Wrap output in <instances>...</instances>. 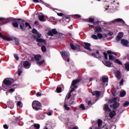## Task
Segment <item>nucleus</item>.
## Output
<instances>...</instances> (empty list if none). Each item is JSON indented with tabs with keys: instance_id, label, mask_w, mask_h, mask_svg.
Returning <instances> with one entry per match:
<instances>
[{
	"instance_id": "nucleus-63",
	"label": "nucleus",
	"mask_w": 129,
	"mask_h": 129,
	"mask_svg": "<svg viewBox=\"0 0 129 129\" xmlns=\"http://www.w3.org/2000/svg\"><path fill=\"white\" fill-rule=\"evenodd\" d=\"M15 119L17 122H18V121H20V118L19 117H16Z\"/></svg>"
},
{
	"instance_id": "nucleus-62",
	"label": "nucleus",
	"mask_w": 129,
	"mask_h": 129,
	"mask_svg": "<svg viewBox=\"0 0 129 129\" xmlns=\"http://www.w3.org/2000/svg\"><path fill=\"white\" fill-rule=\"evenodd\" d=\"M46 114H47V115L51 116L52 115V112H46Z\"/></svg>"
},
{
	"instance_id": "nucleus-27",
	"label": "nucleus",
	"mask_w": 129,
	"mask_h": 129,
	"mask_svg": "<svg viewBox=\"0 0 129 129\" xmlns=\"http://www.w3.org/2000/svg\"><path fill=\"white\" fill-rule=\"evenodd\" d=\"M41 51L43 53L47 52V47H46L45 45H42L41 46Z\"/></svg>"
},
{
	"instance_id": "nucleus-12",
	"label": "nucleus",
	"mask_w": 129,
	"mask_h": 129,
	"mask_svg": "<svg viewBox=\"0 0 129 129\" xmlns=\"http://www.w3.org/2000/svg\"><path fill=\"white\" fill-rule=\"evenodd\" d=\"M95 33H102V28L99 26H96L94 28Z\"/></svg>"
},
{
	"instance_id": "nucleus-53",
	"label": "nucleus",
	"mask_w": 129,
	"mask_h": 129,
	"mask_svg": "<svg viewBox=\"0 0 129 129\" xmlns=\"http://www.w3.org/2000/svg\"><path fill=\"white\" fill-rule=\"evenodd\" d=\"M120 40H121V37L117 35V36L116 37V41H120Z\"/></svg>"
},
{
	"instance_id": "nucleus-29",
	"label": "nucleus",
	"mask_w": 129,
	"mask_h": 129,
	"mask_svg": "<svg viewBox=\"0 0 129 129\" xmlns=\"http://www.w3.org/2000/svg\"><path fill=\"white\" fill-rule=\"evenodd\" d=\"M44 63H45V59L42 60L40 61H37L36 62V64H37V65H38L39 66H41V65L44 64Z\"/></svg>"
},
{
	"instance_id": "nucleus-5",
	"label": "nucleus",
	"mask_w": 129,
	"mask_h": 129,
	"mask_svg": "<svg viewBox=\"0 0 129 129\" xmlns=\"http://www.w3.org/2000/svg\"><path fill=\"white\" fill-rule=\"evenodd\" d=\"M19 24H20V28L21 31H25L27 27H29V29H32V26L28 22H25V24L24 23H19Z\"/></svg>"
},
{
	"instance_id": "nucleus-50",
	"label": "nucleus",
	"mask_w": 129,
	"mask_h": 129,
	"mask_svg": "<svg viewBox=\"0 0 129 129\" xmlns=\"http://www.w3.org/2000/svg\"><path fill=\"white\" fill-rule=\"evenodd\" d=\"M12 38H13V41L14 40L16 43H19V39H18L17 37H14V38L12 37Z\"/></svg>"
},
{
	"instance_id": "nucleus-14",
	"label": "nucleus",
	"mask_w": 129,
	"mask_h": 129,
	"mask_svg": "<svg viewBox=\"0 0 129 129\" xmlns=\"http://www.w3.org/2000/svg\"><path fill=\"white\" fill-rule=\"evenodd\" d=\"M84 45H85L84 46V48L85 49H86V50H89V51H91V48H90L91 44H90V43L84 42Z\"/></svg>"
},
{
	"instance_id": "nucleus-30",
	"label": "nucleus",
	"mask_w": 129,
	"mask_h": 129,
	"mask_svg": "<svg viewBox=\"0 0 129 129\" xmlns=\"http://www.w3.org/2000/svg\"><path fill=\"white\" fill-rule=\"evenodd\" d=\"M102 81L105 83L106 82H107L108 81V77H103L102 78Z\"/></svg>"
},
{
	"instance_id": "nucleus-1",
	"label": "nucleus",
	"mask_w": 129,
	"mask_h": 129,
	"mask_svg": "<svg viewBox=\"0 0 129 129\" xmlns=\"http://www.w3.org/2000/svg\"><path fill=\"white\" fill-rule=\"evenodd\" d=\"M21 22V23H24L25 20L19 18V19H16L12 17L5 19L3 21H2V23H0V25H5V24H8L10 23V22Z\"/></svg>"
},
{
	"instance_id": "nucleus-18",
	"label": "nucleus",
	"mask_w": 129,
	"mask_h": 129,
	"mask_svg": "<svg viewBox=\"0 0 129 129\" xmlns=\"http://www.w3.org/2000/svg\"><path fill=\"white\" fill-rule=\"evenodd\" d=\"M94 21L95 19L92 18H89V19H86V22H87V23H91V24H94V25H95V22Z\"/></svg>"
},
{
	"instance_id": "nucleus-20",
	"label": "nucleus",
	"mask_w": 129,
	"mask_h": 129,
	"mask_svg": "<svg viewBox=\"0 0 129 129\" xmlns=\"http://www.w3.org/2000/svg\"><path fill=\"white\" fill-rule=\"evenodd\" d=\"M79 82H80V80L79 79L74 80L72 82V86H75L76 84H77V83H79Z\"/></svg>"
},
{
	"instance_id": "nucleus-3",
	"label": "nucleus",
	"mask_w": 129,
	"mask_h": 129,
	"mask_svg": "<svg viewBox=\"0 0 129 129\" xmlns=\"http://www.w3.org/2000/svg\"><path fill=\"white\" fill-rule=\"evenodd\" d=\"M32 108L36 110V111H38V110H40L42 109V104L38 101H34L32 103Z\"/></svg>"
},
{
	"instance_id": "nucleus-28",
	"label": "nucleus",
	"mask_w": 129,
	"mask_h": 129,
	"mask_svg": "<svg viewBox=\"0 0 129 129\" xmlns=\"http://www.w3.org/2000/svg\"><path fill=\"white\" fill-rule=\"evenodd\" d=\"M107 54L110 55V54H113V55H115V56H117V53L115 52H112L111 50H108L107 51Z\"/></svg>"
},
{
	"instance_id": "nucleus-24",
	"label": "nucleus",
	"mask_w": 129,
	"mask_h": 129,
	"mask_svg": "<svg viewBox=\"0 0 129 129\" xmlns=\"http://www.w3.org/2000/svg\"><path fill=\"white\" fill-rule=\"evenodd\" d=\"M109 101L110 103H113V102L114 103H115V102H117L116 101H117V98L116 97L113 98L112 99H110Z\"/></svg>"
},
{
	"instance_id": "nucleus-44",
	"label": "nucleus",
	"mask_w": 129,
	"mask_h": 129,
	"mask_svg": "<svg viewBox=\"0 0 129 129\" xmlns=\"http://www.w3.org/2000/svg\"><path fill=\"white\" fill-rule=\"evenodd\" d=\"M17 105L20 107H23V105H22V102L21 101L18 102Z\"/></svg>"
},
{
	"instance_id": "nucleus-22",
	"label": "nucleus",
	"mask_w": 129,
	"mask_h": 129,
	"mask_svg": "<svg viewBox=\"0 0 129 129\" xmlns=\"http://www.w3.org/2000/svg\"><path fill=\"white\" fill-rule=\"evenodd\" d=\"M23 65L24 67L26 68L28 67V68H29L30 66V63H29V61H23Z\"/></svg>"
},
{
	"instance_id": "nucleus-59",
	"label": "nucleus",
	"mask_w": 129,
	"mask_h": 129,
	"mask_svg": "<svg viewBox=\"0 0 129 129\" xmlns=\"http://www.w3.org/2000/svg\"><path fill=\"white\" fill-rule=\"evenodd\" d=\"M14 91H15V89L11 88L9 89V92H14Z\"/></svg>"
},
{
	"instance_id": "nucleus-34",
	"label": "nucleus",
	"mask_w": 129,
	"mask_h": 129,
	"mask_svg": "<svg viewBox=\"0 0 129 129\" xmlns=\"http://www.w3.org/2000/svg\"><path fill=\"white\" fill-rule=\"evenodd\" d=\"M56 92L57 93H61L62 92V88L61 87H57L56 88Z\"/></svg>"
},
{
	"instance_id": "nucleus-19",
	"label": "nucleus",
	"mask_w": 129,
	"mask_h": 129,
	"mask_svg": "<svg viewBox=\"0 0 129 129\" xmlns=\"http://www.w3.org/2000/svg\"><path fill=\"white\" fill-rule=\"evenodd\" d=\"M103 108H104V109L106 110V111H109V112H110V111H111V109L109 108V106H108V104H105L104 105Z\"/></svg>"
},
{
	"instance_id": "nucleus-25",
	"label": "nucleus",
	"mask_w": 129,
	"mask_h": 129,
	"mask_svg": "<svg viewBox=\"0 0 129 129\" xmlns=\"http://www.w3.org/2000/svg\"><path fill=\"white\" fill-rule=\"evenodd\" d=\"M71 90L70 92L72 93L73 91H75L76 89H77V87L76 86H72V85L71 86Z\"/></svg>"
},
{
	"instance_id": "nucleus-57",
	"label": "nucleus",
	"mask_w": 129,
	"mask_h": 129,
	"mask_svg": "<svg viewBox=\"0 0 129 129\" xmlns=\"http://www.w3.org/2000/svg\"><path fill=\"white\" fill-rule=\"evenodd\" d=\"M35 57H31L30 61H31V62H34V61H35Z\"/></svg>"
},
{
	"instance_id": "nucleus-40",
	"label": "nucleus",
	"mask_w": 129,
	"mask_h": 129,
	"mask_svg": "<svg viewBox=\"0 0 129 129\" xmlns=\"http://www.w3.org/2000/svg\"><path fill=\"white\" fill-rule=\"evenodd\" d=\"M34 127L35 129H39L40 128V125H39V124L35 123L34 124Z\"/></svg>"
},
{
	"instance_id": "nucleus-45",
	"label": "nucleus",
	"mask_w": 129,
	"mask_h": 129,
	"mask_svg": "<svg viewBox=\"0 0 129 129\" xmlns=\"http://www.w3.org/2000/svg\"><path fill=\"white\" fill-rule=\"evenodd\" d=\"M14 58H15L16 60H17V61H19V55H18L17 54H14Z\"/></svg>"
},
{
	"instance_id": "nucleus-15",
	"label": "nucleus",
	"mask_w": 129,
	"mask_h": 129,
	"mask_svg": "<svg viewBox=\"0 0 129 129\" xmlns=\"http://www.w3.org/2000/svg\"><path fill=\"white\" fill-rule=\"evenodd\" d=\"M34 57L36 62H39V61H40L42 58V55H41V54H34Z\"/></svg>"
},
{
	"instance_id": "nucleus-21",
	"label": "nucleus",
	"mask_w": 129,
	"mask_h": 129,
	"mask_svg": "<svg viewBox=\"0 0 129 129\" xmlns=\"http://www.w3.org/2000/svg\"><path fill=\"white\" fill-rule=\"evenodd\" d=\"M116 77L117 79H120V77H121V72L119 71H117L116 73Z\"/></svg>"
},
{
	"instance_id": "nucleus-54",
	"label": "nucleus",
	"mask_w": 129,
	"mask_h": 129,
	"mask_svg": "<svg viewBox=\"0 0 129 129\" xmlns=\"http://www.w3.org/2000/svg\"><path fill=\"white\" fill-rule=\"evenodd\" d=\"M57 16L59 17H63L64 16V14L62 13H57Z\"/></svg>"
},
{
	"instance_id": "nucleus-26",
	"label": "nucleus",
	"mask_w": 129,
	"mask_h": 129,
	"mask_svg": "<svg viewBox=\"0 0 129 129\" xmlns=\"http://www.w3.org/2000/svg\"><path fill=\"white\" fill-rule=\"evenodd\" d=\"M126 95V92H125V91H123L120 92V97H124V96H125Z\"/></svg>"
},
{
	"instance_id": "nucleus-11",
	"label": "nucleus",
	"mask_w": 129,
	"mask_h": 129,
	"mask_svg": "<svg viewBox=\"0 0 129 129\" xmlns=\"http://www.w3.org/2000/svg\"><path fill=\"white\" fill-rule=\"evenodd\" d=\"M96 53L95 52L92 53L91 55H92V57H94V58H97V59H99V58H100V54H99V50H96Z\"/></svg>"
},
{
	"instance_id": "nucleus-37",
	"label": "nucleus",
	"mask_w": 129,
	"mask_h": 129,
	"mask_svg": "<svg viewBox=\"0 0 129 129\" xmlns=\"http://www.w3.org/2000/svg\"><path fill=\"white\" fill-rule=\"evenodd\" d=\"M64 107L65 109H66V110H70V107H68V106H67V104L65 102H64Z\"/></svg>"
},
{
	"instance_id": "nucleus-16",
	"label": "nucleus",
	"mask_w": 129,
	"mask_h": 129,
	"mask_svg": "<svg viewBox=\"0 0 129 129\" xmlns=\"http://www.w3.org/2000/svg\"><path fill=\"white\" fill-rule=\"evenodd\" d=\"M100 93H101V92L99 91H94L92 92V94L93 96L96 95L97 97H99L100 96Z\"/></svg>"
},
{
	"instance_id": "nucleus-64",
	"label": "nucleus",
	"mask_w": 129,
	"mask_h": 129,
	"mask_svg": "<svg viewBox=\"0 0 129 129\" xmlns=\"http://www.w3.org/2000/svg\"><path fill=\"white\" fill-rule=\"evenodd\" d=\"M126 59H127L128 61H129V54H127L126 56H125Z\"/></svg>"
},
{
	"instance_id": "nucleus-8",
	"label": "nucleus",
	"mask_w": 129,
	"mask_h": 129,
	"mask_svg": "<svg viewBox=\"0 0 129 129\" xmlns=\"http://www.w3.org/2000/svg\"><path fill=\"white\" fill-rule=\"evenodd\" d=\"M119 105H120V104L117 102H116L114 103L112 105H111L110 106V107H113L114 110H116L119 107Z\"/></svg>"
},
{
	"instance_id": "nucleus-56",
	"label": "nucleus",
	"mask_w": 129,
	"mask_h": 129,
	"mask_svg": "<svg viewBox=\"0 0 129 129\" xmlns=\"http://www.w3.org/2000/svg\"><path fill=\"white\" fill-rule=\"evenodd\" d=\"M3 127H4V128L8 129V128H9V126H8V125H7V124H4L3 125Z\"/></svg>"
},
{
	"instance_id": "nucleus-13",
	"label": "nucleus",
	"mask_w": 129,
	"mask_h": 129,
	"mask_svg": "<svg viewBox=\"0 0 129 129\" xmlns=\"http://www.w3.org/2000/svg\"><path fill=\"white\" fill-rule=\"evenodd\" d=\"M37 36H34V39L36 40V42H38L39 43H44V44H47L46 40L43 39V38H38Z\"/></svg>"
},
{
	"instance_id": "nucleus-23",
	"label": "nucleus",
	"mask_w": 129,
	"mask_h": 129,
	"mask_svg": "<svg viewBox=\"0 0 129 129\" xmlns=\"http://www.w3.org/2000/svg\"><path fill=\"white\" fill-rule=\"evenodd\" d=\"M38 19L40 22H45V16L44 15H39Z\"/></svg>"
},
{
	"instance_id": "nucleus-49",
	"label": "nucleus",
	"mask_w": 129,
	"mask_h": 129,
	"mask_svg": "<svg viewBox=\"0 0 129 129\" xmlns=\"http://www.w3.org/2000/svg\"><path fill=\"white\" fill-rule=\"evenodd\" d=\"M80 108H82L83 110H84L85 109V106H84V104H81L80 106Z\"/></svg>"
},
{
	"instance_id": "nucleus-42",
	"label": "nucleus",
	"mask_w": 129,
	"mask_h": 129,
	"mask_svg": "<svg viewBox=\"0 0 129 129\" xmlns=\"http://www.w3.org/2000/svg\"><path fill=\"white\" fill-rule=\"evenodd\" d=\"M91 38H92V39H94V40H98V37L97 36V35L94 34L91 36Z\"/></svg>"
},
{
	"instance_id": "nucleus-58",
	"label": "nucleus",
	"mask_w": 129,
	"mask_h": 129,
	"mask_svg": "<svg viewBox=\"0 0 129 129\" xmlns=\"http://www.w3.org/2000/svg\"><path fill=\"white\" fill-rule=\"evenodd\" d=\"M72 93H71V92H70V93H69V95H68V99H69L70 98V97H71V94H72Z\"/></svg>"
},
{
	"instance_id": "nucleus-7",
	"label": "nucleus",
	"mask_w": 129,
	"mask_h": 129,
	"mask_svg": "<svg viewBox=\"0 0 129 129\" xmlns=\"http://www.w3.org/2000/svg\"><path fill=\"white\" fill-rule=\"evenodd\" d=\"M0 38H1V39H3V40H5L6 41H13V37H7L6 36L3 35V34L1 32Z\"/></svg>"
},
{
	"instance_id": "nucleus-60",
	"label": "nucleus",
	"mask_w": 129,
	"mask_h": 129,
	"mask_svg": "<svg viewBox=\"0 0 129 129\" xmlns=\"http://www.w3.org/2000/svg\"><path fill=\"white\" fill-rule=\"evenodd\" d=\"M120 85H123V80H121L120 82V83H119Z\"/></svg>"
},
{
	"instance_id": "nucleus-2",
	"label": "nucleus",
	"mask_w": 129,
	"mask_h": 129,
	"mask_svg": "<svg viewBox=\"0 0 129 129\" xmlns=\"http://www.w3.org/2000/svg\"><path fill=\"white\" fill-rule=\"evenodd\" d=\"M14 82V81L13 79L9 78H5L2 83V87L6 88L7 86H11Z\"/></svg>"
},
{
	"instance_id": "nucleus-47",
	"label": "nucleus",
	"mask_w": 129,
	"mask_h": 129,
	"mask_svg": "<svg viewBox=\"0 0 129 129\" xmlns=\"http://www.w3.org/2000/svg\"><path fill=\"white\" fill-rule=\"evenodd\" d=\"M118 36L120 37L122 39V38L123 37V33L122 32H119L118 34Z\"/></svg>"
},
{
	"instance_id": "nucleus-46",
	"label": "nucleus",
	"mask_w": 129,
	"mask_h": 129,
	"mask_svg": "<svg viewBox=\"0 0 129 129\" xmlns=\"http://www.w3.org/2000/svg\"><path fill=\"white\" fill-rule=\"evenodd\" d=\"M32 33H33V34H38V31H37L36 29L33 28Z\"/></svg>"
},
{
	"instance_id": "nucleus-33",
	"label": "nucleus",
	"mask_w": 129,
	"mask_h": 129,
	"mask_svg": "<svg viewBox=\"0 0 129 129\" xmlns=\"http://www.w3.org/2000/svg\"><path fill=\"white\" fill-rule=\"evenodd\" d=\"M12 25L14 28H19V24L17 22H13Z\"/></svg>"
},
{
	"instance_id": "nucleus-55",
	"label": "nucleus",
	"mask_w": 129,
	"mask_h": 129,
	"mask_svg": "<svg viewBox=\"0 0 129 129\" xmlns=\"http://www.w3.org/2000/svg\"><path fill=\"white\" fill-rule=\"evenodd\" d=\"M5 20H6V18L4 17H0V22H3L4 21H5Z\"/></svg>"
},
{
	"instance_id": "nucleus-52",
	"label": "nucleus",
	"mask_w": 129,
	"mask_h": 129,
	"mask_svg": "<svg viewBox=\"0 0 129 129\" xmlns=\"http://www.w3.org/2000/svg\"><path fill=\"white\" fill-rule=\"evenodd\" d=\"M60 54L62 57H65L66 56V53L65 52H61Z\"/></svg>"
},
{
	"instance_id": "nucleus-4",
	"label": "nucleus",
	"mask_w": 129,
	"mask_h": 129,
	"mask_svg": "<svg viewBox=\"0 0 129 129\" xmlns=\"http://www.w3.org/2000/svg\"><path fill=\"white\" fill-rule=\"evenodd\" d=\"M47 36H50L51 37H53V36H55V35H59L61 36L62 34L58 33L57 31V29L56 28L52 29L51 30H49L48 32L47 33Z\"/></svg>"
},
{
	"instance_id": "nucleus-51",
	"label": "nucleus",
	"mask_w": 129,
	"mask_h": 129,
	"mask_svg": "<svg viewBox=\"0 0 129 129\" xmlns=\"http://www.w3.org/2000/svg\"><path fill=\"white\" fill-rule=\"evenodd\" d=\"M36 95L37 97H39L40 96H42V93L41 92H37Z\"/></svg>"
},
{
	"instance_id": "nucleus-41",
	"label": "nucleus",
	"mask_w": 129,
	"mask_h": 129,
	"mask_svg": "<svg viewBox=\"0 0 129 129\" xmlns=\"http://www.w3.org/2000/svg\"><path fill=\"white\" fill-rule=\"evenodd\" d=\"M97 37L99 38V39H102V38H103V35H102V34L100 33H98Z\"/></svg>"
},
{
	"instance_id": "nucleus-38",
	"label": "nucleus",
	"mask_w": 129,
	"mask_h": 129,
	"mask_svg": "<svg viewBox=\"0 0 129 129\" xmlns=\"http://www.w3.org/2000/svg\"><path fill=\"white\" fill-rule=\"evenodd\" d=\"M115 63H117L118 65H122V63L118 60V59H116L115 60Z\"/></svg>"
},
{
	"instance_id": "nucleus-43",
	"label": "nucleus",
	"mask_w": 129,
	"mask_h": 129,
	"mask_svg": "<svg viewBox=\"0 0 129 129\" xmlns=\"http://www.w3.org/2000/svg\"><path fill=\"white\" fill-rule=\"evenodd\" d=\"M129 105V102L128 101H125L124 104H123V107H126L128 106Z\"/></svg>"
},
{
	"instance_id": "nucleus-17",
	"label": "nucleus",
	"mask_w": 129,
	"mask_h": 129,
	"mask_svg": "<svg viewBox=\"0 0 129 129\" xmlns=\"http://www.w3.org/2000/svg\"><path fill=\"white\" fill-rule=\"evenodd\" d=\"M122 23L123 24H124V21H123L122 19L118 18L116 19H115L112 21V23Z\"/></svg>"
},
{
	"instance_id": "nucleus-61",
	"label": "nucleus",
	"mask_w": 129,
	"mask_h": 129,
	"mask_svg": "<svg viewBox=\"0 0 129 129\" xmlns=\"http://www.w3.org/2000/svg\"><path fill=\"white\" fill-rule=\"evenodd\" d=\"M88 26H89L90 29V27L91 28H95V26L94 25H91L90 24H89Z\"/></svg>"
},
{
	"instance_id": "nucleus-35",
	"label": "nucleus",
	"mask_w": 129,
	"mask_h": 129,
	"mask_svg": "<svg viewBox=\"0 0 129 129\" xmlns=\"http://www.w3.org/2000/svg\"><path fill=\"white\" fill-rule=\"evenodd\" d=\"M109 61H113L114 60V57H113V55L111 54L109 55Z\"/></svg>"
},
{
	"instance_id": "nucleus-31",
	"label": "nucleus",
	"mask_w": 129,
	"mask_h": 129,
	"mask_svg": "<svg viewBox=\"0 0 129 129\" xmlns=\"http://www.w3.org/2000/svg\"><path fill=\"white\" fill-rule=\"evenodd\" d=\"M23 72V68L21 67L18 69V75L19 76H21L22 75V73Z\"/></svg>"
},
{
	"instance_id": "nucleus-10",
	"label": "nucleus",
	"mask_w": 129,
	"mask_h": 129,
	"mask_svg": "<svg viewBox=\"0 0 129 129\" xmlns=\"http://www.w3.org/2000/svg\"><path fill=\"white\" fill-rule=\"evenodd\" d=\"M120 43L121 44H122L123 46H124L125 47H129L128 41L126 39H121Z\"/></svg>"
},
{
	"instance_id": "nucleus-6",
	"label": "nucleus",
	"mask_w": 129,
	"mask_h": 129,
	"mask_svg": "<svg viewBox=\"0 0 129 129\" xmlns=\"http://www.w3.org/2000/svg\"><path fill=\"white\" fill-rule=\"evenodd\" d=\"M70 46L71 48V49H72V50H78V51H80V49H81V47L80 45L76 44V45H75L74 44H73V43H70Z\"/></svg>"
},
{
	"instance_id": "nucleus-9",
	"label": "nucleus",
	"mask_w": 129,
	"mask_h": 129,
	"mask_svg": "<svg viewBox=\"0 0 129 129\" xmlns=\"http://www.w3.org/2000/svg\"><path fill=\"white\" fill-rule=\"evenodd\" d=\"M102 63L105 65V66H106V67H113V64H112V63L109 61H102Z\"/></svg>"
},
{
	"instance_id": "nucleus-48",
	"label": "nucleus",
	"mask_w": 129,
	"mask_h": 129,
	"mask_svg": "<svg viewBox=\"0 0 129 129\" xmlns=\"http://www.w3.org/2000/svg\"><path fill=\"white\" fill-rule=\"evenodd\" d=\"M109 117H110V118H112V117H113V116H114V114H113V113H112V112H110L109 113Z\"/></svg>"
},
{
	"instance_id": "nucleus-36",
	"label": "nucleus",
	"mask_w": 129,
	"mask_h": 129,
	"mask_svg": "<svg viewBox=\"0 0 129 129\" xmlns=\"http://www.w3.org/2000/svg\"><path fill=\"white\" fill-rule=\"evenodd\" d=\"M104 57V59L105 60H108V55H107V53L105 52H103Z\"/></svg>"
},
{
	"instance_id": "nucleus-39",
	"label": "nucleus",
	"mask_w": 129,
	"mask_h": 129,
	"mask_svg": "<svg viewBox=\"0 0 129 129\" xmlns=\"http://www.w3.org/2000/svg\"><path fill=\"white\" fill-rule=\"evenodd\" d=\"M125 69L127 71H129V62L128 63H126L125 64Z\"/></svg>"
},
{
	"instance_id": "nucleus-32",
	"label": "nucleus",
	"mask_w": 129,
	"mask_h": 129,
	"mask_svg": "<svg viewBox=\"0 0 129 129\" xmlns=\"http://www.w3.org/2000/svg\"><path fill=\"white\" fill-rule=\"evenodd\" d=\"M101 125H102V120H101L100 119H99L98 120V126H99V127H100Z\"/></svg>"
}]
</instances>
